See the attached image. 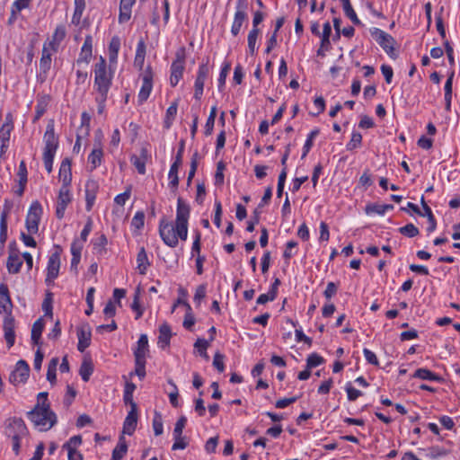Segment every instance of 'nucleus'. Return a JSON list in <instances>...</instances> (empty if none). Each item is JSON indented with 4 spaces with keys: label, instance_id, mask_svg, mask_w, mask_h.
Returning <instances> with one entry per match:
<instances>
[{
    "label": "nucleus",
    "instance_id": "13d9d810",
    "mask_svg": "<svg viewBox=\"0 0 460 460\" xmlns=\"http://www.w3.org/2000/svg\"><path fill=\"white\" fill-rule=\"evenodd\" d=\"M297 246V242L296 241H288L286 244V249L283 252L284 259L288 262V261L296 254V251L293 252Z\"/></svg>",
    "mask_w": 460,
    "mask_h": 460
},
{
    "label": "nucleus",
    "instance_id": "8fccbe9b",
    "mask_svg": "<svg viewBox=\"0 0 460 460\" xmlns=\"http://www.w3.org/2000/svg\"><path fill=\"white\" fill-rule=\"evenodd\" d=\"M324 363V358L317 353L310 354L306 358V367L312 369Z\"/></svg>",
    "mask_w": 460,
    "mask_h": 460
},
{
    "label": "nucleus",
    "instance_id": "423d86ee",
    "mask_svg": "<svg viewBox=\"0 0 460 460\" xmlns=\"http://www.w3.org/2000/svg\"><path fill=\"white\" fill-rule=\"evenodd\" d=\"M370 33L374 40L391 58H397L398 55L394 49L395 40L393 36L378 28L371 29Z\"/></svg>",
    "mask_w": 460,
    "mask_h": 460
},
{
    "label": "nucleus",
    "instance_id": "2eb2a0df",
    "mask_svg": "<svg viewBox=\"0 0 460 460\" xmlns=\"http://www.w3.org/2000/svg\"><path fill=\"white\" fill-rule=\"evenodd\" d=\"M71 200L72 196L70 193V188L61 187L58 192L56 207V216L58 219L64 217L66 207L71 202Z\"/></svg>",
    "mask_w": 460,
    "mask_h": 460
},
{
    "label": "nucleus",
    "instance_id": "6ab92c4d",
    "mask_svg": "<svg viewBox=\"0 0 460 460\" xmlns=\"http://www.w3.org/2000/svg\"><path fill=\"white\" fill-rule=\"evenodd\" d=\"M99 185L94 180H88L85 183V209L91 211L95 202Z\"/></svg>",
    "mask_w": 460,
    "mask_h": 460
},
{
    "label": "nucleus",
    "instance_id": "c756f323",
    "mask_svg": "<svg viewBox=\"0 0 460 460\" xmlns=\"http://www.w3.org/2000/svg\"><path fill=\"white\" fill-rule=\"evenodd\" d=\"M172 337L171 327L167 323H164L159 327V337H158V345L160 348L164 349L170 344V340Z\"/></svg>",
    "mask_w": 460,
    "mask_h": 460
},
{
    "label": "nucleus",
    "instance_id": "4c0bfd02",
    "mask_svg": "<svg viewBox=\"0 0 460 460\" xmlns=\"http://www.w3.org/2000/svg\"><path fill=\"white\" fill-rule=\"evenodd\" d=\"M128 450V446L125 440L121 438L119 442L117 444L115 448L112 451L111 460H121L126 455Z\"/></svg>",
    "mask_w": 460,
    "mask_h": 460
},
{
    "label": "nucleus",
    "instance_id": "dca6fc26",
    "mask_svg": "<svg viewBox=\"0 0 460 460\" xmlns=\"http://www.w3.org/2000/svg\"><path fill=\"white\" fill-rule=\"evenodd\" d=\"M3 330L7 347L10 349L15 342V319L13 315L4 317Z\"/></svg>",
    "mask_w": 460,
    "mask_h": 460
},
{
    "label": "nucleus",
    "instance_id": "58836bf2",
    "mask_svg": "<svg viewBox=\"0 0 460 460\" xmlns=\"http://www.w3.org/2000/svg\"><path fill=\"white\" fill-rule=\"evenodd\" d=\"M49 104V97L41 96L38 98L37 104L35 106V120L39 119L47 111V107Z\"/></svg>",
    "mask_w": 460,
    "mask_h": 460
},
{
    "label": "nucleus",
    "instance_id": "aec40b11",
    "mask_svg": "<svg viewBox=\"0 0 460 460\" xmlns=\"http://www.w3.org/2000/svg\"><path fill=\"white\" fill-rule=\"evenodd\" d=\"M91 327L89 324H85L78 328L77 330V338L78 344L77 349L80 352H84L91 344Z\"/></svg>",
    "mask_w": 460,
    "mask_h": 460
},
{
    "label": "nucleus",
    "instance_id": "39448f33",
    "mask_svg": "<svg viewBox=\"0 0 460 460\" xmlns=\"http://www.w3.org/2000/svg\"><path fill=\"white\" fill-rule=\"evenodd\" d=\"M43 162L45 169L49 173L53 170V161L58 147V138L55 134L54 123L51 121L47 125L43 137Z\"/></svg>",
    "mask_w": 460,
    "mask_h": 460
},
{
    "label": "nucleus",
    "instance_id": "72a5a7b5",
    "mask_svg": "<svg viewBox=\"0 0 460 460\" xmlns=\"http://www.w3.org/2000/svg\"><path fill=\"white\" fill-rule=\"evenodd\" d=\"M44 329V322L41 318L38 319L31 328V341L33 344L38 345Z\"/></svg>",
    "mask_w": 460,
    "mask_h": 460
},
{
    "label": "nucleus",
    "instance_id": "e2e57ef3",
    "mask_svg": "<svg viewBox=\"0 0 460 460\" xmlns=\"http://www.w3.org/2000/svg\"><path fill=\"white\" fill-rule=\"evenodd\" d=\"M145 214L142 211H137L131 220V226L136 229H141L144 226Z\"/></svg>",
    "mask_w": 460,
    "mask_h": 460
},
{
    "label": "nucleus",
    "instance_id": "1a4fd4ad",
    "mask_svg": "<svg viewBox=\"0 0 460 460\" xmlns=\"http://www.w3.org/2000/svg\"><path fill=\"white\" fill-rule=\"evenodd\" d=\"M185 69V55L184 49L176 53V58L171 65V75H170V84L172 87H175L183 75Z\"/></svg>",
    "mask_w": 460,
    "mask_h": 460
},
{
    "label": "nucleus",
    "instance_id": "052dcab7",
    "mask_svg": "<svg viewBox=\"0 0 460 460\" xmlns=\"http://www.w3.org/2000/svg\"><path fill=\"white\" fill-rule=\"evenodd\" d=\"M286 179H287V169L283 168L281 172L279 175V180H278V187H277V197L278 198H281V196H282L284 187H285Z\"/></svg>",
    "mask_w": 460,
    "mask_h": 460
},
{
    "label": "nucleus",
    "instance_id": "2f4dec72",
    "mask_svg": "<svg viewBox=\"0 0 460 460\" xmlns=\"http://www.w3.org/2000/svg\"><path fill=\"white\" fill-rule=\"evenodd\" d=\"M137 269L142 275L146 273L147 268L150 265L146 252L144 247H141L137 255Z\"/></svg>",
    "mask_w": 460,
    "mask_h": 460
},
{
    "label": "nucleus",
    "instance_id": "f3484780",
    "mask_svg": "<svg viewBox=\"0 0 460 460\" xmlns=\"http://www.w3.org/2000/svg\"><path fill=\"white\" fill-rule=\"evenodd\" d=\"M58 52V49L47 44H43L41 58L40 60V73L45 75L49 73L51 67L52 56Z\"/></svg>",
    "mask_w": 460,
    "mask_h": 460
},
{
    "label": "nucleus",
    "instance_id": "f704fd0d",
    "mask_svg": "<svg viewBox=\"0 0 460 460\" xmlns=\"http://www.w3.org/2000/svg\"><path fill=\"white\" fill-rule=\"evenodd\" d=\"M108 243L105 234H101L93 241V251L96 254L102 255L106 252V245Z\"/></svg>",
    "mask_w": 460,
    "mask_h": 460
},
{
    "label": "nucleus",
    "instance_id": "603ef678",
    "mask_svg": "<svg viewBox=\"0 0 460 460\" xmlns=\"http://www.w3.org/2000/svg\"><path fill=\"white\" fill-rule=\"evenodd\" d=\"M448 453H449V450H447L442 447L434 446L428 449L427 456L432 459H435L438 457L445 456Z\"/></svg>",
    "mask_w": 460,
    "mask_h": 460
},
{
    "label": "nucleus",
    "instance_id": "6e6d98bb",
    "mask_svg": "<svg viewBox=\"0 0 460 460\" xmlns=\"http://www.w3.org/2000/svg\"><path fill=\"white\" fill-rule=\"evenodd\" d=\"M174 443L172 447V450L185 449L189 445L188 438L183 436H173Z\"/></svg>",
    "mask_w": 460,
    "mask_h": 460
},
{
    "label": "nucleus",
    "instance_id": "f8f14e48",
    "mask_svg": "<svg viewBox=\"0 0 460 460\" xmlns=\"http://www.w3.org/2000/svg\"><path fill=\"white\" fill-rule=\"evenodd\" d=\"M60 269V252H52L48 260L46 284L50 285L58 277Z\"/></svg>",
    "mask_w": 460,
    "mask_h": 460
},
{
    "label": "nucleus",
    "instance_id": "f257e3e1",
    "mask_svg": "<svg viewBox=\"0 0 460 460\" xmlns=\"http://www.w3.org/2000/svg\"><path fill=\"white\" fill-rule=\"evenodd\" d=\"M190 208L185 200L179 197L177 199L176 219L172 225L162 218L159 223V234L163 242L169 247L178 245L179 239L186 241L188 237V222Z\"/></svg>",
    "mask_w": 460,
    "mask_h": 460
},
{
    "label": "nucleus",
    "instance_id": "c85d7f7f",
    "mask_svg": "<svg viewBox=\"0 0 460 460\" xmlns=\"http://www.w3.org/2000/svg\"><path fill=\"white\" fill-rule=\"evenodd\" d=\"M146 47L144 40H140L137 42L136 56L134 59V66L143 72L145 58H146Z\"/></svg>",
    "mask_w": 460,
    "mask_h": 460
},
{
    "label": "nucleus",
    "instance_id": "393cba45",
    "mask_svg": "<svg viewBox=\"0 0 460 460\" xmlns=\"http://www.w3.org/2000/svg\"><path fill=\"white\" fill-rule=\"evenodd\" d=\"M148 338L146 334H141L137 342V348L134 350L135 359H146V354L149 351Z\"/></svg>",
    "mask_w": 460,
    "mask_h": 460
},
{
    "label": "nucleus",
    "instance_id": "79ce46f5",
    "mask_svg": "<svg viewBox=\"0 0 460 460\" xmlns=\"http://www.w3.org/2000/svg\"><path fill=\"white\" fill-rule=\"evenodd\" d=\"M177 113V102H172L166 110L165 119L164 121V128H169Z\"/></svg>",
    "mask_w": 460,
    "mask_h": 460
},
{
    "label": "nucleus",
    "instance_id": "774afa93",
    "mask_svg": "<svg viewBox=\"0 0 460 460\" xmlns=\"http://www.w3.org/2000/svg\"><path fill=\"white\" fill-rule=\"evenodd\" d=\"M93 368L91 364L83 363L80 367V376L84 382H87L90 379L91 375L93 374Z\"/></svg>",
    "mask_w": 460,
    "mask_h": 460
},
{
    "label": "nucleus",
    "instance_id": "338daca9",
    "mask_svg": "<svg viewBox=\"0 0 460 460\" xmlns=\"http://www.w3.org/2000/svg\"><path fill=\"white\" fill-rule=\"evenodd\" d=\"M343 11L345 15L356 25L360 23V20L358 18L357 13H355L351 4L349 5L343 6Z\"/></svg>",
    "mask_w": 460,
    "mask_h": 460
},
{
    "label": "nucleus",
    "instance_id": "680f3d73",
    "mask_svg": "<svg viewBox=\"0 0 460 460\" xmlns=\"http://www.w3.org/2000/svg\"><path fill=\"white\" fill-rule=\"evenodd\" d=\"M135 374L140 379L146 376V359H135Z\"/></svg>",
    "mask_w": 460,
    "mask_h": 460
},
{
    "label": "nucleus",
    "instance_id": "864d4df0",
    "mask_svg": "<svg viewBox=\"0 0 460 460\" xmlns=\"http://www.w3.org/2000/svg\"><path fill=\"white\" fill-rule=\"evenodd\" d=\"M230 69H231V64L229 62H226L223 64V66L221 67L220 74H219V77H218L219 91H221L222 88L225 86L226 79V76H227Z\"/></svg>",
    "mask_w": 460,
    "mask_h": 460
},
{
    "label": "nucleus",
    "instance_id": "c03bdc74",
    "mask_svg": "<svg viewBox=\"0 0 460 460\" xmlns=\"http://www.w3.org/2000/svg\"><path fill=\"white\" fill-rule=\"evenodd\" d=\"M139 298H140V289L137 288L135 292L134 299L131 304V309L134 312H136V316H135L136 320H138L139 318H141L144 314V309L140 305Z\"/></svg>",
    "mask_w": 460,
    "mask_h": 460
},
{
    "label": "nucleus",
    "instance_id": "7ed1b4c3",
    "mask_svg": "<svg viewBox=\"0 0 460 460\" xmlns=\"http://www.w3.org/2000/svg\"><path fill=\"white\" fill-rule=\"evenodd\" d=\"M29 434L22 419L13 417L5 421V435L12 441V448L16 456L20 453L21 441Z\"/></svg>",
    "mask_w": 460,
    "mask_h": 460
},
{
    "label": "nucleus",
    "instance_id": "4d7b16f0",
    "mask_svg": "<svg viewBox=\"0 0 460 460\" xmlns=\"http://www.w3.org/2000/svg\"><path fill=\"white\" fill-rule=\"evenodd\" d=\"M345 390L347 393L348 400L350 402L356 401L358 397H360L363 394L361 391L353 387L351 385V383L346 384Z\"/></svg>",
    "mask_w": 460,
    "mask_h": 460
},
{
    "label": "nucleus",
    "instance_id": "4be33fe9",
    "mask_svg": "<svg viewBox=\"0 0 460 460\" xmlns=\"http://www.w3.org/2000/svg\"><path fill=\"white\" fill-rule=\"evenodd\" d=\"M137 410H135V406L133 405V409H130L128 411L124 423H123V433L127 435H132L137 428Z\"/></svg>",
    "mask_w": 460,
    "mask_h": 460
},
{
    "label": "nucleus",
    "instance_id": "bb28decb",
    "mask_svg": "<svg viewBox=\"0 0 460 460\" xmlns=\"http://www.w3.org/2000/svg\"><path fill=\"white\" fill-rule=\"evenodd\" d=\"M412 377L419 378L421 380L435 381L438 383L444 381L442 376L424 367L416 369L415 372L412 374Z\"/></svg>",
    "mask_w": 460,
    "mask_h": 460
},
{
    "label": "nucleus",
    "instance_id": "20e7f679",
    "mask_svg": "<svg viewBox=\"0 0 460 460\" xmlns=\"http://www.w3.org/2000/svg\"><path fill=\"white\" fill-rule=\"evenodd\" d=\"M93 90L96 94L108 95L112 84V74L108 70L106 60L100 57L93 67Z\"/></svg>",
    "mask_w": 460,
    "mask_h": 460
},
{
    "label": "nucleus",
    "instance_id": "49530a36",
    "mask_svg": "<svg viewBox=\"0 0 460 460\" xmlns=\"http://www.w3.org/2000/svg\"><path fill=\"white\" fill-rule=\"evenodd\" d=\"M153 429L155 436H160L164 432V424L162 414L158 411H155L153 419Z\"/></svg>",
    "mask_w": 460,
    "mask_h": 460
},
{
    "label": "nucleus",
    "instance_id": "09e8293b",
    "mask_svg": "<svg viewBox=\"0 0 460 460\" xmlns=\"http://www.w3.org/2000/svg\"><path fill=\"white\" fill-rule=\"evenodd\" d=\"M398 231L400 234L410 238L415 237L420 234L419 228L411 223H409L404 226L400 227Z\"/></svg>",
    "mask_w": 460,
    "mask_h": 460
},
{
    "label": "nucleus",
    "instance_id": "412c9836",
    "mask_svg": "<svg viewBox=\"0 0 460 460\" xmlns=\"http://www.w3.org/2000/svg\"><path fill=\"white\" fill-rule=\"evenodd\" d=\"M58 178L62 181V186L65 188H70L72 181V172H71V161L68 158H65L60 164Z\"/></svg>",
    "mask_w": 460,
    "mask_h": 460
},
{
    "label": "nucleus",
    "instance_id": "a18cd8bd",
    "mask_svg": "<svg viewBox=\"0 0 460 460\" xmlns=\"http://www.w3.org/2000/svg\"><path fill=\"white\" fill-rule=\"evenodd\" d=\"M217 106H213L210 110V113L208 115V119L206 121V125H205V134L207 136L211 135L213 132L215 119L217 117Z\"/></svg>",
    "mask_w": 460,
    "mask_h": 460
},
{
    "label": "nucleus",
    "instance_id": "f03ea898",
    "mask_svg": "<svg viewBox=\"0 0 460 460\" xmlns=\"http://www.w3.org/2000/svg\"><path fill=\"white\" fill-rule=\"evenodd\" d=\"M27 417L39 431L49 430L58 421V417L50 409V405H35L27 412Z\"/></svg>",
    "mask_w": 460,
    "mask_h": 460
},
{
    "label": "nucleus",
    "instance_id": "0eeeda50",
    "mask_svg": "<svg viewBox=\"0 0 460 460\" xmlns=\"http://www.w3.org/2000/svg\"><path fill=\"white\" fill-rule=\"evenodd\" d=\"M43 213L42 206L38 201H33L28 210L25 225L30 234H36L39 231V225Z\"/></svg>",
    "mask_w": 460,
    "mask_h": 460
},
{
    "label": "nucleus",
    "instance_id": "ea45409f",
    "mask_svg": "<svg viewBox=\"0 0 460 460\" xmlns=\"http://www.w3.org/2000/svg\"><path fill=\"white\" fill-rule=\"evenodd\" d=\"M320 133V130L319 128H314L313 129L307 136V138L305 140V143L303 146V154H302V156L301 158H305L307 154L309 153V151L311 150V148L313 147L314 146V139L319 135Z\"/></svg>",
    "mask_w": 460,
    "mask_h": 460
},
{
    "label": "nucleus",
    "instance_id": "bf43d9fd",
    "mask_svg": "<svg viewBox=\"0 0 460 460\" xmlns=\"http://www.w3.org/2000/svg\"><path fill=\"white\" fill-rule=\"evenodd\" d=\"M82 443V438L81 436H73L71 437L67 442H66L63 446L64 449H66V451L69 450H76V447L80 446Z\"/></svg>",
    "mask_w": 460,
    "mask_h": 460
},
{
    "label": "nucleus",
    "instance_id": "a19ab883",
    "mask_svg": "<svg viewBox=\"0 0 460 460\" xmlns=\"http://www.w3.org/2000/svg\"><path fill=\"white\" fill-rule=\"evenodd\" d=\"M393 205H378V204H370L366 207L367 214L376 213L378 215H384L387 210L393 209Z\"/></svg>",
    "mask_w": 460,
    "mask_h": 460
},
{
    "label": "nucleus",
    "instance_id": "e433bc0d",
    "mask_svg": "<svg viewBox=\"0 0 460 460\" xmlns=\"http://www.w3.org/2000/svg\"><path fill=\"white\" fill-rule=\"evenodd\" d=\"M181 164L172 163L168 173L169 178V186L171 188L176 189L179 184V177H178V170Z\"/></svg>",
    "mask_w": 460,
    "mask_h": 460
},
{
    "label": "nucleus",
    "instance_id": "9b49d317",
    "mask_svg": "<svg viewBox=\"0 0 460 460\" xmlns=\"http://www.w3.org/2000/svg\"><path fill=\"white\" fill-rule=\"evenodd\" d=\"M208 61L206 63H201L199 66V69L197 72V76L194 84V98L196 100H200L203 95L204 91V84L206 80L208 79L209 75V66L208 64Z\"/></svg>",
    "mask_w": 460,
    "mask_h": 460
},
{
    "label": "nucleus",
    "instance_id": "5701e85b",
    "mask_svg": "<svg viewBox=\"0 0 460 460\" xmlns=\"http://www.w3.org/2000/svg\"><path fill=\"white\" fill-rule=\"evenodd\" d=\"M93 55V38L91 35H87L84 39V42L82 46L81 52L79 54V58L76 61L77 64L84 62L86 64L89 63Z\"/></svg>",
    "mask_w": 460,
    "mask_h": 460
},
{
    "label": "nucleus",
    "instance_id": "a878e982",
    "mask_svg": "<svg viewBox=\"0 0 460 460\" xmlns=\"http://www.w3.org/2000/svg\"><path fill=\"white\" fill-rule=\"evenodd\" d=\"M66 34V27L63 24L58 25L52 34L51 39L45 41L44 43L58 50L59 45L65 39Z\"/></svg>",
    "mask_w": 460,
    "mask_h": 460
},
{
    "label": "nucleus",
    "instance_id": "3c124183",
    "mask_svg": "<svg viewBox=\"0 0 460 460\" xmlns=\"http://www.w3.org/2000/svg\"><path fill=\"white\" fill-rule=\"evenodd\" d=\"M199 159V153H198V151H196L192 155L191 159H190V171L188 173V179H187L188 184H190V182L196 173Z\"/></svg>",
    "mask_w": 460,
    "mask_h": 460
},
{
    "label": "nucleus",
    "instance_id": "a211bd4d",
    "mask_svg": "<svg viewBox=\"0 0 460 460\" xmlns=\"http://www.w3.org/2000/svg\"><path fill=\"white\" fill-rule=\"evenodd\" d=\"M13 303L10 297L8 287L2 283L0 284V314L4 313L5 316L13 315Z\"/></svg>",
    "mask_w": 460,
    "mask_h": 460
},
{
    "label": "nucleus",
    "instance_id": "ddd939ff",
    "mask_svg": "<svg viewBox=\"0 0 460 460\" xmlns=\"http://www.w3.org/2000/svg\"><path fill=\"white\" fill-rule=\"evenodd\" d=\"M246 7L247 4L245 0H238L236 12L231 27V33L233 36H237L239 34L243 22L247 19V13L245 12Z\"/></svg>",
    "mask_w": 460,
    "mask_h": 460
},
{
    "label": "nucleus",
    "instance_id": "c9c22d12",
    "mask_svg": "<svg viewBox=\"0 0 460 460\" xmlns=\"http://www.w3.org/2000/svg\"><path fill=\"white\" fill-rule=\"evenodd\" d=\"M183 305L186 307V314L184 315L182 325L185 329L190 331L195 324V317L192 314L190 305L188 302H183Z\"/></svg>",
    "mask_w": 460,
    "mask_h": 460
},
{
    "label": "nucleus",
    "instance_id": "9d476101",
    "mask_svg": "<svg viewBox=\"0 0 460 460\" xmlns=\"http://www.w3.org/2000/svg\"><path fill=\"white\" fill-rule=\"evenodd\" d=\"M30 374V367L27 362L23 359H20L16 365L15 368L11 372L9 376V381L11 384L14 385H18L21 384H24Z\"/></svg>",
    "mask_w": 460,
    "mask_h": 460
},
{
    "label": "nucleus",
    "instance_id": "4468645a",
    "mask_svg": "<svg viewBox=\"0 0 460 460\" xmlns=\"http://www.w3.org/2000/svg\"><path fill=\"white\" fill-rule=\"evenodd\" d=\"M15 242L9 244V255L7 258L6 268L10 274H17L22 266V261L20 258L19 251L14 248Z\"/></svg>",
    "mask_w": 460,
    "mask_h": 460
},
{
    "label": "nucleus",
    "instance_id": "7c9ffc66",
    "mask_svg": "<svg viewBox=\"0 0 460 460\" xmlns=\"http://www.w3.org/2000/svg\"><path fill=\"white\" fill-rule=\"evenodd\" d=\"M102 157L103 152L101 147V143L99 142L88 156V162L91 165V171H93L94 169L101 165Z\"/></svg>",
    "mask_w": 460,
    "mask_h": 460
},
{
    "label": "nucleus",
    "instance_id": "b1692460",
    "mask_svg": "<svg viewBox=\"0 0 460 460\" xmlns=\"http://www.w3.org/2000/svg\"><path fill=\"white\" fill-rule=\"evenodd\" d=\"M135 3L136 0H120L119 13V23H125L129 21L132 13V7Z\"/></svg>",
    "mask_w": 460,
    "mask_h": 460
},
{
    "label": "nucleus",
    "instance_id": "cd10ccee",
    "mask_svg": "<svg viewBox=\"0 0 460 460\" xmlns=\"http://www.w3.org/2000/svg\"><path fill=\"white\" fill-rule=\"evenodd\" d=\"M18 177H19V187L15 190V193L18 196H22L26 188L27 181H28V172L27 167L24 161H22L19 164L18 169Z\"/></svg>",
    "mask_w": 460,
    "mask_h": 460
},
{
    "label": "nucleus",
    "instance_id": "de8ad7c7",
    "mask_svg": "<svg viewBox=\"0 0 460 460\" xmlns=\"http://www.w3.org/2000/svg\"><path fill=\"white\" fill-rule=\"evenodd\" d=\"M362 143V135L359 132L354 131L351 134V138L349 142L346 145V149L348 151H352L356 148H358Z\"/></svg>",
    "mask_w": 460,
    "mask_h": 460
},
{
    "label": "nucleus",
    "instance_id": "69168bd1",
    "mask_svg": "<svg viewBox=\"0 0 460 460\" xmlns=\"http://www.w3.org/2000/svg\"><path fill=\"white\" fill-rule=\"evenodd\" d=\"M209 346V343L205 339H198L194 344V347L198 349L200 356L207 358V349Z\"/></svg>",
    "mask_w": 460,
    "mask_h": 460
},
{
    "label": "nucleus",
    "instance_id": "6e6552de",
    "mask_svg": "<svg viewBox=\"0 0 460 460\" xmlns=\"http://www.w3.org/2000/svg\"><path fill=\"white\" fill-rule=\"evenodd\" d=\"M142 85L137 95V102L142 105L149 98L153 90L154 73L151 66H147L140 74Z\"/></svg>",
    "mask_w": 460,
    "mask_h": 460
},
{
    "label": "nucleus",
    "instance_id": "5fc2aeb1",
    "mask_svg": "<svg viewBox=\"0 0 460 460\" xmlns=\"http://www.w3.org/2000/svg\"><path fill=\"white\" fill-rule=\"evenodd\" d=\"M7 228H8V224H7V221H5L4 216L3 218L0 219V249L2 251L4 250L5 242L8 237Z\"/></svg>",
    "mask_w": 460,
    "mask_h": 460
},
{
    "label": "nucleus",
    "instance_id": "473e14b6",
    "mask_svg": "<svg viewBox=\"0 0 460 460\" xmlns=\"http://www.w3.org/2000/svg\"><path fill=\"white\" fill-rule=\"evenodd\" d=\"M120 48V39L118 36L111 38L109 44V59L111 63L116 62L118 58V53Z\"/></svg>",
    "mask_w": 460,
    "mask_h": 460
},
{
    "label": "nucleus",
    "instance_id": "37998d69",
    "mask_svg": "<svg viewBox=\"0 0 460 460\" xmlns=\"http://www.w3.org/2000/svg\"><path fill=\"white\" fill-rule=\"evenodd\" d=\"M259 33H260L259 29H252L247 37L248 51L252 56H253L255 54V49H256L255 46H256V41H257Z\"/></svg>",
    "mask_w": 460,
    "mask_h": 460
},
{
    "label": "nucleus",
    "instance_id": "0e129e2a",
    "mask_svg": "<svg viewBox=\"0 0 460 460\" xmlns=\"http://www.w3.org/2000/svg\"><path fill=\"white\" fill-rule=\"evenodd\" d=\"M132 164L136 167L138 173L145 174L146 173V163L137 155H132L130 158Z\"/></svg>",
    "mask_w": 460,
    "mask_h": 460
}]
</instances>
